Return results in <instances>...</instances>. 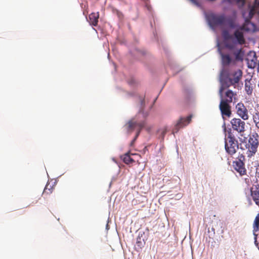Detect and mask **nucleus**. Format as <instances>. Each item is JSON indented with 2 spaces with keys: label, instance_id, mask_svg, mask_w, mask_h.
Returning <instances> with one entry per match:
<instances>
[{
  "label": "nucleus",
  "instance_id": "obj_9",
  "mask_svg": "<svg viewBox=\"0 0 259 259\" xmlns=\"http://www.w3.org/2000/svg\"><path fill=\"white\" fill-rule=\"evenodd\" d=\"M192 117V115H190L187 117H180L172 129V134H175L178 133L180 129L184 127L189 124L191 121Z\"/></svg>",
  "mask_w": 259,
  "mask_h": 259
},
{
  "label": "nucleus",
  "instance_id": "obj_8",
  "mask_svg": "<svg viewBox=\"0 0 259 259\" xmlns=\"http://www.w3.org/2000/svg\"><path fill=\"white\" fill-rule=\"evenodd\" d=\"M222 35L224 38L225 47L230 50L235 49L237 46V42L234 40L233 36L230 34L226 30L223 31Z\"/></svg>",
  "mask_w": 259,
  "mask_h": 259
},
{
  "label": "nucleus",
  "instance_id": "obj_19",
  "mask_svg": "<svg viewBox=\"0 0 259 259\" xmlns=\"http://www.w3.org/2000/svg\"><path fill=\"white\" fill-rule=\"evenodd\" d=\"M220 55L223 65L224 66L229 65L232 61V59L229 55L223 54L221 51H220Z\"/></svg>",
  "mask_w": 259,
  "mask_h": 259
},
{
  "label": "nucleus",
  "instance_id": "obj_21",
  "mask_svg": "<svg viewBox=\"0 0 259 259\" xmlns=\"http://www.w3.org/2000/svg\"><path fill=\"white\" fill-rule=\"evenodd\" d=\"M252 120L255 127L259 130V111H256L252 114Z\"/></svg>",
  "mask_w": 259,
  "mask_h": 259
},
{
  "label": "nucleus",
  "instance_id": "obj_29",
  "mask_svg": "<svg viewBox=\"0 0 259 259\" xmlns=\"http://www.w3.org/2000/svg\"><path fill=\"white\" fill-rule=\"evenodd\" d=\"M47 186H47L45 187V188L44 189V192L42 193L43 195L50 194L52 193V189H48L47 188Z\"/></svg>",
  "mask_w": 259,
  "mask_h": 259
},
{
  "label": "nucleus",
  "instance_id": "obj_27",
  "mask_svg": "<svg viewBox=\"0 0 259 259\" xmlns=\"http://www.w3.org/2000/svg\"><path fill=\"white\" fill-rule=\"evenodd\" d=\"M159 132L160 133L161 138L163 139L167 132V129L166 127L162 128L159 131Z\"/></svg>",
  "mask_w": 259,
  "mask_h": 259
},
{
  "label": "nucleus",
  "instance_id": "obj_32",
  "mask_svg": "<svg viewBox=\"0 0 259 259\" xmlns=\"http://www.w3.org/2000/svg\"><path fill=\"white\" fill-rule=\"evenodd\" d=\"M144 104V100L141 101V105L143 106Z\"/></svg>",
  "mask_w": 259,
  "mask_h": 259
},
{
  "label": "nucleus",
  "instance_id": "obj_4",
  "mask_svg": "<svg viewBox=\"0 0 259 259\" xmlns=\"http://www.w3.org/2000/svg\"><path fill=\"white\" fill-rule=\"evenodd\" d=\"M206 18L209 25L213 28L225 25L226 24V16L224 14L210 13L206 15Z\"/></svg>",
  "mask_w": 259,
  "mask_h": 259
},
{
  "label": "nucleus",
  "instance_id": "obj_22",
  "mask_svg": "<svg viewBox=\"0 0 259 259\" xmlns=\"http://www.w3.org/2000/svg\"><path fill=\"white\" fill-rule=\"evenodd\" d=\"M227 25L230 28H235L236 27L235 19L232 17H226V24L225 25Z\"/></svg>",
  "mask_w": 259,
  "mask_h": 259
},
{
  "label": "nucleus",
  "instance_id": "obj_20",
  "mask_svg": "<svg viewBox=\"0 0 259 259\" xmlns=\"http://www.w3.org/2000/svg\"><path fill=\"white\" fill-rule=\"evenodd\" d=\"M253 87L250 80L246 79L245 81V90L247 95H251L253 92Z\"/></svg>",
  "mask_w": 259,
  "mask_h": 259
},
{
  "label": "nucleus",
  "instance_id": "obj_15",
  "mask_svg": "<svg viewBox=\"0 0 259 259\" xmlns=\"http://www.w3.org/2000/svg\"><path fill=\"white\" fill-rule=\"evenodd\" d=\"M253 232L254 235V243L259 249V213L255 217L253 222Z\"/></svg>",
  "mask_w": 259,
  "mask_h": 259
},
{
  "label": "nucleus",
  "instance_id": "obj_26",
  "mask_svg": "<svg viewBox=\"0 0 259 259\" xmlns=\"http://www.w3.org/2000/svg\"><path fill=\"white\" fill-rule=\"evenodd\" d=\"M208 233L210 234L209 235V237L210 239H213L215 235V229L213 227L211 228V230L208 229Z\"/></svg>",
  "mask_w": 259,
  "mask_h": 259
},
{
  "label": "nucleus",
  "instance_id": "obj_23",
  "mask_svg": "<svg viewBox=\"0 0 259 259\" xmlns=\"http://www.w3.org/2000/svg\"><path fill=\"white\" fill-rule=\"evenodd\" d=\"M122 159L123 162L127 164L132 163L134 162V160L131 158L128 153L125 154L123 156Z\"/></svg>",
  "mask_w": 259,
  "mask_h": 259
},
{
  "label": "nucleus",
  "instance_id": "obj_14",
  "mask_svg": "<svg viewBox=\"0 0 259 259\" xmlns=\"http://www.w3.org/2000/svg\"><path fill=\"white\" fill-rule=\"evenodd\" d=\"M228 90L225 92L223 95V92H222V97L220 96L221 101H225L227 103H231L233 101H236L237 99V93L232 90L227 89Z\"/></svg>",
  "mask_w": 259,
  "mask_h": 259
},
{
  "label": "nucleus",
  "instance_id": "obj_31",
  "mask_svg": "<svg viewBox=\"0 0 259 259\" xmlns=\"http://www.w3.org/2000/svg\"><path fill=\"white\" fill-rule=\"evenodd\" d=\"M136 141V140H135V139L132 141L131 143V145H133V144H134V143L135 142V141Z\"/></svg>",
  "mask_w": 259,
  "mask_h": 259
},
{
  "label": "nucleus",
  "instance_id": "obj_16",
  "mask_svg": "<svg viewBox=\"0 0 259 259\" xmlns=\"http://www.w3.org/2000/svg\"><path fill=\"white\" fill-rule=\"evenodd\" d=\"M243 29H241V28L239 29H237L235 30L234 33L233 37H234L236 40H235L237 42V44L239 45H243L245 44V40L244 37L243 33L242 31Z\"/></svg>",
  "mask_w": 259,
  "mask_h": 259
},
{
  "label": "nucleus",
  "instance_id": "obj_34",
  "mask_svg": "<svg viewBox=\"0 0 259 259\" xmlns=\"http://www.w3.org/2000/svg\"><path fill=\"white\" fill-rule=\"evenodd\" d=\"M219 223L220 225H222V223H221L220 222H219Z\"/></svg>",
  "mask_w": 259,
  "mask_h": 259
},
{
  "label": "nucleus",
  "instance_id": "obj_11",
  "mask_svg": "<svg viewBox=\"0 0 259 259\" xmlns=\"http://www.w3.org/2000/svg\"><path fill=\"white\" fill-rule=\"evenodd\" d=\"M128 130L133 131L135 129H137V132L135 137V140L139 136L142 129L145 126L146 122L145 121L138 122L133 120L130 121L128 123Z\"/></svg>",
  "mask_w": 259,
  "mask_h": 259
},
{
  "label": "nucleus",
  "instance_id": "obj_5",
  "mask_svg": "<svg viewBox=\"0 0 259 259\" xmlns=\"http://www.w3.org/2000/svg\"><path fill=\"white\" fill-rule=\"evenodd\" d=\"M225 148L226 152L231 156L235 154L238 149V142L231 134H229L225 139Z\"/></svg>",
  "mask_w": 259,
  "mask_h": 259
},
{
  "label": "nucleus",
  "instance_id": "obj_35",
  "mask_svg": "<svg viewBox=\"0 0 259 259\" xmlns=\"http://www.w3.org/2000/svg\"><path fill=\"white\" fill-rule=\"evenodd\" d=\"M247 60L248 61V62H249V58H247Z\"/></svg>",
  "mask_w": 259,
  "mask_h": 259
},
{
  "label": "nucleus",
  "instance_id": "obj_25",
  "mask_svg": "<svg viewBox=\"0 0 259 259\" xmlns=\"http://www.w3.org/2000/svg\"><path fill=\"white\" fill-rule=\"evenodd\" d=\"M136 244L137 246L139 247V248L141 249L145 244V241L143 239H142V236H140V235L137 237V242Z\"/></svg>",
  "mask_w": 259,
  "mask_h": 259
},
{
  "label": "nucleus",
  "instance_id": "obj_10",
  "mask_svg": "<svg viewBox=\"0 0 259 259\" xmlns=\"http://www.w3.org/2000/svg\"><path fill=\"white\" fill-rule=\"evenodd\" d=\"M236 111L237 114L243 120H247L249 116L248 111L242 103H238L236 105Z\"/></svg>",
  "mask_w": 259,
  "mask_h": 259
},
{
  "label": "nucleus",
  "instance_id": "obj_24",
  "mask_svg": "<svg viewBox=\"0 0 259 259\" xmlns=\"http://www.w3.org/2000/svg\"><path fill=\"white\" fill-rule=\"evenodd\" d=\"M234 55L235 56V59L236 60H243V52L242 51V50L241 49L237 50L236 52H235Z\"/></svg>",
  "mask_w": 259,
  "mask_h": 259
},
{
  "label": "nucleus",
  "instance_id": "obj_28",
  "mask_svg": "<svg viewBox=\"0 0 259 259\" xmlns=\"http://www.w3.org/2000/svg\"><path fill=\"white\" fill-rule=\"evenodd\" d=\"M256 58L254 57L251 60V63L249 64L248 67L250 68H254L256 65Z\"/></svg>",
  "mask_w": 259,
  "mask_h": 259
},
{
  "label": "nucleus",
  "instance_id": "obj_33",
  "mask_svg": "<svg viewBox=\"0 0 259 259\" xmlns=\"http://www.w3.org/2000/svg\"><path fill=\"white\" fill-rule=\"evenodd\" d=\"M147 116H148V114H144V116H145V117H146Z\"/></svg>",
  "mask_w": 259,
  "mask_h": 259
},
{
  "label": "nucleus",
  "instance_id": "obj_6",
  "mask_svg": "<svg viewBox=\"0 0 259 259\" xmlns=\"http://www.w3.org/2000/svg\"><path fill=\"white\" fill-rule=\"evenodd\" d=\"M245 161V158L243 154L239 153L238 157L233 161V168L241 176L246 174Z\"/></svg>",
  "mask_w": 259,
  "mask_h": 259
},
{
  "label": "nucleus",
  "instance_id": "obj_1",
  "mask_svg": "<svg viewBox=\"0 0 259 259\" xmlns=\"http://www.w3.org/2000/svg\"><path fill=\"white\" fill-rule=\"evenodd\" d=\"M243 72L240 69H237L229 73L226 76L220 79L221 87L219 89V95L222 97V92L229 89L231 86L235 88L237 84L242 78Z\"/></svg>",
  "mask_w": 259,
  "mask_h": 259
},
{
  "label": "nucleus",
  "instance_id": "obj_12",
  "mask_svg": "<svg viewBox=\"0 0 259 259\" xmlns=\"http://www.w3.org/2000/svg\"><path fill=\"white\" fill-rule=\"evenodd\" d=\"M128 130L133 131L135 129H137V132L135 137V140L139 136L142 129L145 126L146 122L145 121L138 122L133 120L130 121L128 123Z\"/></svg>",
  "mask_w": 259,
  "mask_h": 259
},
{
  "label": "nucleus",
  "instance_id": "obj_18",
  "mask_svg": "<svg viewBox=\"0 0 259 259\" xmlns=\"http://www.w3.org/2000/svg\"><path fill=\"white\" fill-rule=\"evenodd\" d=\"M99 17V13H92L89 15V22L93 26H97Z\"/></svg>",
  "mask_w": 259,
  "mask_h": 259
},
{
  "label": "nucleus",
  "instance_id": "obj_2",
  "mask_svg": "<svg viewBox=\"0 0 259 259\" xmlns=\"http://www.w3.org/2000/svg\"><path fill=\"white\" fill-rule=\"evenodd\" d=\"M259 6V0H254V4L250 6L249 11L247 16H246V12L243 13V16L245 18V23L241 27V29L248 32H254L256 30V26L250 20L255 14L257 7Z\"/></svg>",
  "mask_w": 259,
  "mask_h": 259
},
{
  "label": "nucleus",
  "instance_id": "obj_13",
  "mask_svg": "<svg viewBox=\"0 0 259 259\" xmlns=\"http://www.w3.org/2000/svg\"><path fill=\"white\" fill-rule=\"evenodd\" d=\"M219 109L223 118L225 117H230L232 115L231 106L230 103L221 100Z\"/></svg>",
  "mask_w": 259,
  "mask_h": 259
},
{
  "label": "nucleus",
  "instance_id": "obj_30",
  "mask_svg": "<svg viewBox=\"0 0 259 259\" xmlns=\"http://www.w3.org/2000/svg\"><path fill=\"white\" fill-rule=\"evenodd\" d=\"M238 2H241L243 4L245 2V0H237Z\"/></svg>",
  "mask_w": 259,
  "mask_h": 259
},
{
  "label": "nucleus",
  "instance_id": "obj_7",
  "mask_svg": "<svg viewBox=\"0 0 259 259\" xmlns=\"http://www.w3.org/2000/svg\"><path fill=\"white\" fill-rule=\"evenodd\" d=\"M231 127L234 131L242 134L245 131V123L241 118H233L230 121Z\"/></svg>",
  "mask_w": 259,
  "mask_h": 259
},
{
  "label": "nucleus",
  "instance_id": "obj_36",
  "mask_svg": "<svg viewBox=\"0 0 259 259\" xmlns=\"http://www.w3.org/2000/svg\"><path fill=\"white\" fill-rule=\"evenodd\" d=\"M191 1L194 2V0H190Z\"/></svg>",
  "mask_w": 259,
  "mask_h": 259
},
{
  "label": "nucleus",
  "instance_id": "obj_3",
  "mask_svg": "<svg viewBox=\"0 0 259 259\" xmlns=\"http://www.w3.org/2000/svg\"><path fill=\"white\" fill-rule=\"evenodd\" d=\"M259 135L257 133H253L248 139V142L246 145L247 149L246 154L248 157L253 156L257 151L259 145Z\"/></svg>",
  "mask_w": 259,
  "mask_h": 259
},
{
  "label": "nucleus",
  "instance_id": "obj_17",
  "mask_svg": "<svg viewBox=\"0 0 259 259\" xmlns=\"http://www.w3.org/2000/svg\"><path fill=\"white\" fill-rule=\"evenodd\" d=\"M251 196L255 203L259 206V189L255 188L250 190Z\"/></svg>",
  "mask_w": 259,
  "mask_h": 259
}]
</instances>
